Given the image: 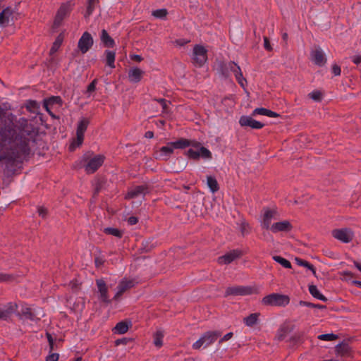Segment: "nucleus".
I'll use <instances>...</instances> for the list:
<instances>
[{
  "label": "nucleus",
  "mask_w": 361,
  "mask_h": 361,
  "mask_svg": "<svg viewBox=\"0 0 361 361\" xmlns=\"http://www.w3.org/2000/svg\"><path fill=\"white\" fill-rule=\"evenodd\" d=\"M264 47L267 50H269V51L271 50V47L270 45V43H269L267 37L264 38Z\"/></svg>",
  "instance_id": "50"
},
{
  "label": "nucleus",
  "mask_w": 361,
  "mask_h": 361,
  "mask_svg": "<svg viewBox=\"0 0 361 361\" xmlns=\"http://www.w3.org/2000/svg\"><path fill=\"white\" fill-rule=\"evenodd\" d=\"M97 285L98 288L97 293L99 300H100L102 302L108 303L109 300L106 283L102 279H97Z\"/></svg>",
  "instance_id": "17"
},
{
  "label": "nucleus",
  "mask_w": 361,
  "mask_h": 361,
  "mask_svg": "<svg viewBox=\"0 0 361 361\" xmlns=\"http://www.w3.org/2000/svg\"><path fill=\"white\" fill-rule=\"evenodd\" d=\"M291 228L292 226L290 223L287 220H284L272 224L269 231H271L272 233H276L279 232L289 231L291 230Z\"/></svg>",
  "instance_id": "16"
},
{
  "label": "nucleus",
  "mask_w": 361,
  "mask_h": 361,
  "mask_svg": "<svg viewBox=\"0 0 361 361\" xmlns=\"http://www.w3.org/2000/svg\"><path fill=\"white\" fill-rule=\"evenodd\" d=\"M190 41L185 39H176L173 43L177 47H182L188 43Z\"/></svg>",
  "instance_id": "44"
},
{
  "label": "nucleus",
  "mask_w": 361,
  "mask_h": 361,
  "mask_svg": "<svg viewBox=\"0 0 361 361\" xmlns=\"http://www.w3.org/2000/svg\"><path fill=\"white\" fill-rule=\"evenodd\" d=\"M63 36L61 34L56 37V40L53 43V45L50 49L51 54H53L58 51V49H59L60 46L63 42Z\"/></svg>",
  "instance_id": "33"
},
{
  "label": "nucleus",
  "mask_w": 361,
  "mask_h": 361,
  "mask_svg": "<svg viewBox=\"0 0 361 361\" xmlns=\"http://www.w3.org/2000/svg\"><path fill=\"white\" fill-rule=\"evenodd\" d=\"M68 302H69V304L71 305V300H70Z\"/></svg>",
  "instance_id": "62"
},
{
  "label": "nucleus",
  "mask_w": 361,
  "mask_h": 361,
  "mask_svg": "<svg viewBox=\"0 0 361 361\" xmlns=\"http://www.w3.org/2000/svg\"><path fill=\"white\" fill-rule=\"evenodd\" d=\"M144 71L139 68L133 67L128 71V79L131 82H138L141 80Z\"/></svg>",
  "instance_id": "20"
},
{
  "label": "nucleus",
  "mask_w": 361,
  "mask_h": 361,
  "mask_svg": "<svg viewBox=\"0 0 361 361\" xmlns=\"http://www.w3.org/2000/svg\"><path fill=\"white\" fill-rule=\"evenodd\" d=\"M104 231L106 233L113 235L114 236H117V237L121 236V232L119 230H118L117 228H105Z\"/></svg>",
  "instance_id": "41"
},
{
  "label": "nucleus",
  "mask_w": 361,
  "mask_h": 361,
  "mask_svg": "<svg viewBox=\"0 0 361 361\" xmlns=\"http://www.w3.org/2000/svg\"><path fill=\"white\" fill-rule=\"evenodd\" d=\"M59 354L51 353L47 357V361H58Z\"/></svg>",
  "instance_id": "45"
},
{
  "label": "nucleus",
  "mask_w": 361,
  "mask_h": 361,
  "mask_svg": "<svg viewBox=\"0 0 361 361\" xmlns=\"http://www.w3.org/2000/svg\"><path fill=\"white\" fill-rule=\"evenodd\" d=\"M240 253L238 250H233L226 255L219 257L218 262L221 264H227L237 259Z\"/></svg>",
  "instance_id": "21"
},
{
  "label": "nucleus",
  "mask_w": 361,
  "mask_h": 361,
  "mask_svg": "<svg viewBox=\"0 0 361 361\" xmlns=\"http://www.w3.org/2000/svg\"><path fill=\"white\" fill-rule=\"evenodd\" d=\"M259 313H252L243 319V322L247 326L252 327L257 324Z\"/></svg>",
  "instance_id": "27"
},
{
  "label": "nucleus",
  "mask_w": 361,
  "mask_h": 361,
  "mask_svg": "<svg viewBox=\"0 0 361 361\" xmlns=\"http://www.w3.org/2000/svg\"><path fill=\"white\" fill-rule=\"evenodd\" d=\"M95 263H96L97 266H99V264H101V262L99 261V259H97L95 260Z\"/></svg>",
  "instance_id": "61"
},
{
  "label": "nucleus",
  "mask_w": 361,
  "mask_h": 361,
  "mask_svg": "<svg viewBox=\"0 0 361 361\" xmlns=\"http://www.w3.org/2000/svg\"><path fill=\"white\" fill-rule=\"evenodd\" d=\"M98 1L99 0H88L87 11L85 14V18L89 17L92 13Z\"/></svg>",
  "instance_id": "36"
},
{
  "label": "nucleus",
  "mask_w": 361,
  "mask_h": 361,
  "mask_svg": "<svg viewBox=\"0 0 361 361\" xmlns=\"http://www.w3.org/2000/svg\"><path fill=\"white\" fill-rule=\"evenodd\" d=\"M186 154L188 157L193 159H197L200 157L207 159L212 158L211 152L208 149L202 147L200 144H195L191 146L187 151Z\"/></svg>",
  "instance_id": "8"
},
{
  "label": "nucleus",
  "mask_w": 361,
  "mask_h": 361,
  "mask_svg": "<svg viewBox=\"0 0 361 361\" xmlns=\"http://www.w3.org/2000/svg\"><path fill=\"white\" fill-rule=\"evenodd\" d=\"M352 60L355 63L358 64L361 62V56H355L352 58Z\"/></svg>",
  "instance_id": "53"
},
{
  "label": "nucleus",
  "mask_w": 361,
  "mask_h": 361,
  "mask_svg": "<svg viewBox=\"0 0 361 361\" xmlns=\"http://www.w3.org/2000/svg\"><path fill=\"white\" fill-rule=\"evenodd\" d=\"M355 266L361 271V264L355 262Z\"/></svg>",
  "instance_id": "59"
},
{
  "label": "nucleus",
  "mask_w": 361,
  "mask_h": 361,
  "mask_svg": "<svg viewBox=\"0 0 361 361\" xmlns=\"http://www.w3.org/2000/svg\"><path fill=\"white\" fill-rule=\"evenodd\" d=\"M311 59L319 66L324 65L326 61L325 56L321 49H316L312 51Z\"/></svg>",
  "instance_id": "18"
},
{
  "label": "nucleus",
  "mask_w": 361,
  "mask_h": 361,
  "mask_svg": "<svg viewBox=\"0 0 361 361\" xmlns=\"http://www.w3.org/2000/svg\"><path fill=\"white\" fill-rule=\"evenodd\" d=\"M60 102L61 99L59 97H53L49 98V99L44 100V106L46 109V110L49 113V114L54 116L53 114L50 112L49 106L54 104H59Z\"/></svg>",
  "instance_id": "31"
},
{
  "label": "nucleus",
  "mask_w": 361,
  "mask_h": 361,
  "mask_svg": "<svg viewBox=\"0 0 361 361\" xmlns=\"http://www.w3.org/2000/svg\"><path fill=\"white\" fill-rule=\"evenodd\" d=\"M233 336V333L230 332L224 335L219 341V343H223L224 341H228Z\"/></svg>",
  "instance_id": "47"
},
{
  "label": "nucleus",
  "mask_w": 361,
  "mask_h": 361,
  "mask_svg": "<svg viewBox=\"0 0 361 361\" xmlns=\"http://www.w3.org/2000/svg\"><path fill=\"white\" fill-rule=\"evenodd\" d=\"M127 340L126 338L119 339L116 341V345H119L121 343H126Z\"/></svg>",
  "instance_id": "56"
},
{
  "label": "nucleus",
  "mask_w": 361,
  "mask_h": 361,
  "mask_svg": "<svg viewBox=\"0 0 361 361\" xmlns=\"http://www.w3.org/2000/svg\"><path fill=\"white\" fill-rule=\"evenodd\" d=\"M262 304L271 306H285L289 302L288 296L278 294L271 293L264 297L262 300Z\"/></svg>",
  "instance_id": "7"
},
{
  "label": "nucleus",
  "mask_w": 361,
  "mask_h": 361,
  "mask_svg": "<svg viewBox=\"0 0 361 361\" xmlns=\"http://www.w3.org/2000/svg\"><path fill=\"white\" fill-rule=\"evenodd\" d=\"M73 6V1H70L62 4L59 9L55 18L54 24L59 25L63 19L70 13Z\"/></svg>",
  "instance_id": "12"
},
{
  "label": "nucleus",
  "mask_w": 361,
  "mask_h": 361,
  "mask_svg": "<svg viewBox=\"0 0 361 361\" xmlns=\"http://www.w3.org/2000/svg\"><path fill=\"white\" fill-rule=\"evenodd\" d=\"M189 145L190 142L184 139L169 142L160 148L158 156L163 159H166L172 154L175 149H183Z\"/></svg>",
  "instance_id": "3"
},
{
  "label": "nucleus",
  "mask_w": 361,
  "mask_h": 361,
  "mask_svg": "<svg viewBox=\"0 0 361 361\" xmlns=\"http://www.w3.org/2000/svg\"><path fill=\"white\" fill-rule=\"evenodd\" d=\"M17 312L21 314L25 318L31 320L39 319L43 316L42 311L39 308H32L25 305H21L19 307L16 303H8V305L0 307V319H4L8 317L12 313Z\"/></svg>",
  "instance_id": "2"
},
{
  "label": "nucleus",
  "mask_w": 361,
  "mask_h": 361,
  "mask_svg": "<svg viewBox=\"0 0 361 361\" xmlns=\"http://www.w3.org/2000/svg\"><path fill=\"white\" fill-rule=\"evenodd\" d=\"M300 305H304V306L311 307L319 308V309L324 308V305H319V304L315 305V304H312V303L307 302H300Z\"/></svg>",
  "instance_id": "43"
},
{
  "label": "nucleus",
  "mask_w": 361,
  "mask_h": 361,
  "mask_svg": "<svg viewBox=\"0 0 361 361\" xmlns=\"http://www.w3.org/2000/svg\"><path fill=\"white\" fill-rule=\"evenodd\" d=\"M279 216L278 212L275 209L264 208L262 211L260 224L263 228L270 230L271 221L276 220Z\"/></svg>",
  "instance_id": "10"
},
{
  "label": "nucleus",
  "mask_w": 361,
  "mask_h": 361,
  "mask_svg": "<svg viewBox=\"0 0 361 361\" xmlns=\"http://www.w3.org/2000/svg\"><path fill=\"white\" fill-rule=\"evenodd\" d=\"M295 262L298 266L304 267L308 270L311 271L314 276H316V271L314 267L310 264L308 262L303 260L300 258H295Z\"/></svg>",
  "instance_id": "29"
},
{
  "label": "nucleus",
  "mask_w": 361,
  "mask_h": 361,
  "mask_svg": "<svg viewBox=\"0 0 361 361\" xmlns=\"http://www.w3.org/2000/svg\"><path fill=\"white\" fill-rule=\"evenodd\" d=\"M130 326V322H120L116 325V326L114 329V331L116 334H123L128 331Z\"/></svg>",
  "instance_id": "26"
},
{
  "label": "nucleus",
  "mask_w": 361,
  "mask_h": 361,
  "mask_svg": "<svg viewBox=\"0 0 361 361\" xmlns=\"http://www.w3.org/2000/svg\"><path fill=\"white\" fill-rule=\"evenodd\" d=\"M93 44V39L90 34L87 32H85L82 34V37L80 38L78 44V49L80 51L85 54L86 53L92 46Z\"/></svg>",
  "instance_id": "13"
},
{
  "label": "nucleus",
  "mask_w": 361,
  "mask_h": 361,
  "mask_svg": "<svg viewBox=\"0 0 361 361\" xmlns=\"http://www.w3.org/2000/svg\"><path fill=\"white\" fill-rule=\"evenodd\" d=\"M207 185L212 192H215L219 190L218 183L215 178L212 176L207 177Z\"/></svg>",
  "instance_id": "35"
},
{
  "label": "nucleus",
  "mask_w": 361,
  "mask_h": 361,
  "mask_svg": "<svg viewBox=\"0 0 361 361\" xmlns=\"http://www.w3.org/2000/svg\"><path fill=\"white\" fill-rule=\"evenodd\" d=\"M101 41L105 47H113L115 44L114 40L109 36L105 30L101 32Z\"/></svg>",
  "instance_id": "25"
},
{
  "label": "nucleus",
  "mask_w": 361,
  "mask_h": 361,
  "mask_svg": "<svg viewBox=\"0 0 361 361\" xmlns=\"http://www.w3.org/2000/svg\"><path fill=\"white\" fill-rule=\"evenodd\" d=\"M158 102L160 103V104L162 106V109L165 111L166 110L167 107H168V104H169V102L164 99H160L158 100Z\"/></svg>",
  "instance_id": "48"
},
{
  "label": "nucleus",
  "mask_w": 361,
  "mask_h": 361,
  "mask_svg": "<svg viewBox=\"0 0 361 361\" xmlns=\"http://www.w3.org/2000/svg\"><path fill=\"white\" fill-rule=\"evenodd\" d=\"M220 336L221 334L219 331L206 332L192 344V348L195 350H199L201 348H207L214 343Z\"/></svg>",
  "instance_id": "5"
},
{
  "label": "nucleus",
  "mask_w": 361,
  "mask_h": 361,
  "mask_svg": "<svg viewBox=\"0 0 361 361\" xmlns=\"http://www.w3.org/2000/svg\"><path fill=\"white\" fill-rule=\"evenodd\" d=\"M310 293L315 298L322 301H326L327 298L319 290L317 287L314 285L309 286Z\"/></svg>",
  "instance_id": "28"
},
{
  "label": "nucleus",
  "mask_w": 361,
  "mask_h": 361,
  "mask_svg": "<svg viewBox=\"0 0 361 361\" xmlns=\"http://www.w3.org/2000/svg\"><path fill=\"white\" fill-rule=\"evenodd\" d=\"M128 222L130 225H134V224H137V219L135 216H131V217L128 218Z\"/></svg>",
  "instance_id": "51"
},
{
  "label": "nucleus",
  "mask_w": 361,
  "mask_h": 361,
  "mask_svg": "<svg viewBox=\"0 0 361 361\" xmlns=\"http://www.w3.org/2000/svg\"><path fill=\"white\" fill-rule=\"evenodd\" d=\"M228 68L232 71L238 80V83L241 87H245V84L246 83L245 79L243 77V74L241 70L238 66H237L234 63H230L228 64Z\"/></svg>",
  "instance_id": "19"
},
{
  "label": "nucleus",
  "mask_w": 361,
  "mask_h": 361,
  "mask_svg": "<svg viewBox=\"0 0 361 361\" xmlns=\"http://www.w3.org/2000/svg\"><path fill=\"white\" fill-rule=\"evenodd\" d=\"M104 157L102 155H95L90 157L85 154L82 158V161L84 162L83 166L87 173H92L95 172L104 163Z\"/></svg>",
  "instance_id": "4"
},
{
  "label": "nucleus",
  "mask_w": 361,
  "mask_h": 361,
  "mask_svg": "<svg viewBox=\"0 0 361 361\" xmlns=\"http://www.w3.org/2000/svg\"><path fill=\"white\" fill-rule=\"evenodd\" d=\"M12 16V11L9 8H6L0 13V25L5 27L8 25Z\"/></svg>",
  "instance_id": "23"
},
{
  "label": "nucleus",
  "mask_w": 361,
  "mask_h": 361,
  "mask_svg": "<svg viewBox=\"0 0 361 361\" xmlns=\"http://www.w3.org/2000/svg\"><path fill=\"white\" fill-rule=\"evenodd\" d=\"M332 235L336 240L344 243H348L353 240L354 237V233L351 231V229L348 228H343L333 230Z\"/></svg>",
  "instance_id": "11"
},
{
  "label": "nucleus",
  "mask_w": 361,
  "mask_h": 361,
  "mask_svg": "<svg viewBox=\"0 0 361 361\" xmlns=\"http://www.w3.org/2000/svg\"><path fill=\"white\" fill-rule=\"evenodd\" d=\"M133 283L131 281L122 280L118 286V290L115 294L114 298L116 299L118 298L126 290L133 287Z\"/></svg>",
  "instance_id": "22"
},
{
  "label": "nucleus",
  "mask_w": 361,
  "mask_h": 361,
  "mask_svg": "<svg viewBox=\"0 0 361 361\" xmlns=\"http://www.w3.org/2000/svg\"><path fill=\"white\" fill-rule=\"evenodd\" d=\"M95 87H96V81L95 80H93L89 85H88V87H87V92H93L94 90H95Z\"/></svg>",
  "instance_id": "49"
},
{
  "label": "nucleus",
  "mask_w": 361,
  "mask_h": 361,
  "mask_svg": "<svg viewBox=\"0 0 361 361\" xmlns=\"http://www.w3.org/2000/svg\"><path fill=\"white\" fill-rule=\"evenodd\" d=\"M153 133L152 131H147L146 133H145V137H147V138H152L153 137Z\"/></svg>",
  "instance_id": "57"
},
{
  "label": "nucleus",
  "mask_w": 361,
  "mask_h": 361,
  "mask_svg": "<svg viewBox=\"0 0 361 361\" xmlns=\"http://www.w3.org/2000/svg\"><path fill=\"white\" fill-rule=\"evenodd\" d=\"M106 64L111 68H115L114 61L116 54L114 51L106 50L105 51Z\"/></svg>",
  "instance_id": "30"
},
{
  "label": "nucleus",
  "mask_w": 361,
  "mask_h": 361,
  "mask_svg": "<svg viewBox=\"0 0 361 361\" xmlns=\"http://www.w3.org/2000/svg\"><path fill=\"white\" fill-rule=\"evenodd\" d=\"M191 59L195 66L202 67L207 61V50L202 45H195L192 49Z\"/></svg>",
  "instance_id": "6"
},
{
  "label": "nucleus",
  "mask_w": 361,
  "mask_h": 361,
  "mask_svg": "<svg viewBox=\"0 0 361 361\" xmlns=\"http://www.w3.org/2000/svg\"><path fill=\"white\" fill-rule=\"evenodd\" d=\"M273 259L285 268H291L290 262L288 260L286 259L285 258H283L282 257L274 256Z\"/></svg>",
  "instance_id": "37"
},
{
  "label": "nucleus",
  "mask_w": 361,
  "mask_h": 361,
  "mask_svg": "<svg viewBox=\"0 0 361 361\" xmlns=\"http://www.w3.org/2000/svg\"><path fill=\"white\" fill-rule=\"evenodd\" d=\"M309 97L315 102H319L322 98V94L320 91L315 90L310 92Z\"/></svg>",
  "instance_id": "39"
},
{
  "label": "nucleus",
  "mask_w": 361,
  "mask_h": 361,
  "mask_svg": "<svg viewBox=\"0 0 361 361\" xmlns=\"http://www.w3.org/2000/svg\"><path fill=\"white\" fill-rule=\"evenodd\" d=\"M38 213H39V215L42 216V217H44L46 216V214H47V210L46 209L43 208V207H39L38 209Z\"/></svg>",
  "instance_id": "52"
},
{
  "label": "nucleus",
  "mask_w": 361,
  "mask_h": 361,
  "mask_svg": "<svg viewBox=\"0 0 361 361\" xmlns=\"http://www.w3.org/2000/svg\"><path fill=\"white\" fill-rule=\"evenodd\" d=\"M47 338H48V341H49V345H50V348H51V350H52L53 349V342L54 341H53V339H52V338H51L50 334H47Z\"/></svg>",
  "instance_id": "54"
},
{
  "label": "nucleus",
  "mask_w": 361,
  "mask_h": 361,
  "mask_svg": "<svg viewBox=\"0 0 361 361\" xmlns=\"http://www.w3.org/2000/svg\"><path fill=\"white\" fill-rule=\"evenodd\" d=\"M337 335L334 334H326L318 336V338L322 341H331L337 339Z\"/></svg>",
  "instance_id": "38"
},
{
  "label": "nucleus",
  "mask_w": 361,
  "mask_h": 361,
  "mask_svg": "<svg viewBox=\"0 0 361 361\" xmlns=\"http://www.w3.org/2000/svg\"><path fill=\"white\" fill-rule=\"evenodd\" d=\"M239 123L241 126H247L253 129H260L264 126L263 123L248 116H242L240 118Z\"/></svg>",
  "instance_id": "14"
},
{
  "label": "nucleus",
  "mask_w": 361,
  "mask_h": 361,
  "mask_svg": "<svg viewBox=\"0 0 361 361\" xmlns=\"http://www.w3.org/2000/svg\"><path fill=\"white\" fill-rule=\"evenodd\" d=\"M332 73H334V75H339L341 74L340 67L336 64L332 66Z\"/></svg>",
  "instance_id": "46"
},
{
  "label": "nucleus",
  "mask_w": 361,
  "mask_h": 361,
  "mask_svg": "<svg viewBox=\"0 0 361 361\" xmlns=\"http://www.w3.org/2000/svg\"><path fill=\"white\" fill-rule=\"evenodd\" d=\"M353 283L358 286L360 288H361V281H353Z\"/></svg>",
  "instance_id": "58"
},
{
  "label": "nucleus",
  "mask_w": 361,
  "mask_h": 361,
  "mask_svg": "<svg viewBox=\"0 0 361 361\" xmlns=\"http://www.w3.org/2000/svg\"><path fill=\"white\" fill-rule=\"evenodd\" d=\"M164 333L161 330H158L154 334V344L155 346L160 348L163 345Z\"/></svg>",
  "instance_id": "32"
},
{
  "label": "nucleus",
  "mask_w": 361,
  "mask_h": 361,
  "mask_svg": "<svg viewBox=\"0 0 361 361\" xmlns=\"http://www.w3.org/2000/svg\"><path fill=\"white\" fill-rule=\"evenodd\" d=\"M287 37H288V35L286 33H284L283 35V39L286 40L287 39Z\"/></svg>",
  "instance_id": "60"
},
{
  "label": "nucleus",
  "mask_w": 361,
  "mask_h": 361,
  "mask_svg": "<svg viewBox=\"0 0 361 361\" xmlns=\"http://www.w3.org/2000/svg\"><path fill=\"white\" fill-rule=\"evenodd\" d=\"M88 124L89 121L86 118H82L79 121L76 130V139L74 140L70 145V149L71 151L74 150L76 147L82 145L84 140V133L87 128Z\"/></svg>",
  "instance_id": "9"
},
{
  "label": "nucleus",
  "mask_w": 361,
  "mask_h": 361,
  "mask_svg": "<svg viewBox=\"0 0 361 361\" xmlns=\"http://www.w3.org/2000/svg\"><path fill=\"white\" fill-rule=\"evenodd\" d=\"M131 59H134V60H135L137 61H142V57L140 55L134 54V55L131 56Z\"/></svg>",
  "instance_id": "55"
},
{
  "label": "nucleus",
  "mask_w": 361,
  "mask_h": 361,
  "mask_svg": "<svg viewBox=\"0 0 361 361\" xmlns=\"http://www.w3.org/2000/svg\"><path fill=\"white\" fill-rule=\"evenodd\" d=\"M252 116L263 115V116H267L268 117H271V118L277 117L279 116L278 114H276V112H274V111L269 110L267 109H265V108L255 109L252 111Z\"/></svg>",
  "instance_id": "24"
},
{
  "label": "nucleus",
  "mask_w": 361,
  "mask_h": 361,
  "mask_svg": "<svg viewBox=\"0 0 361 361\" xmlns=\"http://www.w3.org/2000/svg\"><path fill=\"white\" fill-rule=\"evenodd\" d=\"M76 361H80L79 360H77Z\"/></svg>",
  "instance_id": "63"
},
{
  "label": "nucleus",
  "mask_w": 361,
  "mask_h": 361,
  "mask_svg": "<svg viewBox=\"0 0 361 361\" xmlns=\"http://www.w3.org/2000/svg\"><path fill=\"white\" fill-rule=\"evenodd\" d=\"M167 14V11L166 9H158L155 10L152 12V15L158 18H163Z\"/></svg>",
  "instance_id": "40"
},
{
  "label": "nucleus",
  "mask_w": 361,
  "mask_h": 361,
  "mask_svg": "<svg viewBox=\"0 0 361 361\" xmlns=\"http://www.w3.org/2000/svg\"><path fill=\"white\" fill-rule=\"evenodd\" d=\"M145 188L143 186H137L134 189L131 190L127 195L126 197L133 198L138 196L140 194H143Z\"/></svg>",
  "instance_id": "34"
},
{
  "label": "nucleus",
  "mask_w": 361,
  "mask_h": 361,
  "mask_svg": "<svg viewBox=\"0 0 361 361\" xmlns=\"http://www.w3.org/2000/svg\"><path fill=\"white\" fill-rule=\"evenodd\" d=\"M35 132L27 126L23 129L5 128L0 131V161L18 160L29 152V143L35 137Z\"/></svg>",
  "instance_id": "1"
},
{
  "label": "nucleus",
  "mask_w": 361,
  "mask_h": 361,
  "mask_svg": "<svg viewBox=\"0 0 361 361\" xmlns=\"http://www.w3.org/2000/svg\"><path fill=\"white\" fill-rule=\"evenodd\" d=\"M252 292V289L250 287L245 286H235L229 287L226 290V295H250Z\"/></svg>",
  "instance_id": "15"
},
{
  "label": "nucleus",
  "mask_w": 361,
  "mask_h": 361,
  "mask_svg": "<svg viewBox=\"0 0 361 361\" xmlns=\"http://www.w3.org/2000/svg\"><path fill=\"white\" fill-rule=\"evenodd\" d=\"M83 306H84L83 300L81 298H79L77 300L76 303L73 305V308L75 311H80V310H82Z\"/></svg>",
  "instance_id": "42"
}]
</instances>
